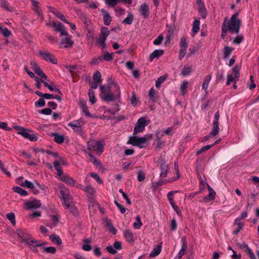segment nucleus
<instances>
[{
    "label": "nucleus",
    "mask_w": 259,
    "mask_h": 259,
    "mask_svg": "<svg viewBox=\"0 0 259 259\" xmlns=\"http://www.w3.org/2000/svg\"><path fill=\"white\" fill-rule=\"evenodd\" d=\"M108 81L109 84L107 86L102 85L100 87L101 98L105 102H113L116 100L119 102L121 92L118 83L113 81L111 76L108 78Z\"/></svg>",
    "instance_id": "1"
},
{
    "label": "nucleus",
    "mask_w": 259,
    "mask_h": 259,
    "mask_svg": "<svg viewBox=\"0 0 259 259\" xmlns=\"http://www.w3.org/2000/svg\"><path fill=\"white\" fill-rule=\"evenodd\" d=\"M239 13L232 15L229 21H226L227 27L231 33L238 34L241 26V21L238 18Z\"/></svg>",
    "instance_id": "2"
},
{
    "label": "nucleus",
    "mask_w": 259,
    "mask_h": 259,
    "mask_svg": "<svg viewBox=\"0 0 259 259\" xmlns=\"http://www.w3.org/2000/svg\"><path fill=\"white\" fill-rule=\"evenodd\" d=\"M14 128L18 131V134L21 135L25 139H28L32 142H36L38 140L36 135L31 134L29 133L32 132V131L28 128H25L19 125L15 126Z\"/></svg>",
    "instance_id": "3"
},
{
    "label": "nucleus",
    "mask_w": 259,
    "mask_h": 259,
    "mask_svg": "<svg viewBox=\"0 0 259 259\" xmlns=\"http://www.w3.org/2000/svg\"><path fill=\"white\" fill-rule=\"evenodd\" d=\"M87 148L90 151H95L98 155H101L104 152V145L99 141L90 140L87 143Z\"/></svg>",
    "instance_id": "4"
},
{
    "label": "nucleus",
    "mask_w": 259,
    "mask_h": 259,
    "mask_svg": "<svg viewBox=\"0 0 259 259\" xmlns=\"http://www.w3.org/2000/svg\"><path fill=\"white\" fill-rule=\"evenodd\" d=\"M127 144L138 147L139 148H143L146 146L144 144H146V139L133 135L129 138Z\"/></svg>",
    "instance_id": "5"
},
{
    "label": "nucleus",
    "mask_w": 259,
    "mask_h": 259,
    "mask_svg": "<svg viewBox=\"0 0 259 259\" xmlns=\"http://www.w3.org/2000/svg\"><path fill=\"white\" fill-rule=\"evenodd\" d=\"M147 124L146 117L139 118L134 127L133 135H137L138 133L143 132Z\"/></svg>",
    "instance_id": "6"
},
{
    "label": "nucleus",
    "mask_w": 259,
    "mask_h": 259,
    "mask_svg": "<svg viewBox=\"0 0 259 259\" xmlns=\"http://www.w3.org/2000/svg\"><path fill=\"white\" fill-rule=\"evenodd\" d=\"M46 25L48 27H53L56 31L60 32L61 36H68V33L64 29V25L60 22H58L57 24L55 22H53L52 24L50 22L47 23Z\"/></svg>",
    "instance_id": "7"
},
{
    "label": "nucleus",
    "mask_w": 259,
    "mask_h": 259,
    "mask_svg": "<svg viewBox=\"0 0 259 259\" xmlns=\"http://www.w3.org/2000/svg\"><path fill=\"white\" fill-rule=\"evenodd\" d=\"M158 162L160 163V177L161 178L166 177L169 170V168L165 160L160 157V158L158 159Z\"/></svg>",
    "instance_id": "8"
},
{
    "label": "nucleus",
    "mask_w": 259,
    "mask_h": 259,
    "mask_svg": "<svg viewBox=\"0 0 259 259\" xmlns=\"http://www.w3.org/2000/svg\"><path fill=\"white\" fill-rule=\"evenodd\" d=\"M39 55L43 60L47 62H50L54 64L58 63V60L55 55L48 52H43L41 50L38 51Z\"/></svg>",
    "instance_id": "9"
},
{
    "label": "nucleus",
    "mask_w": 259,
    "mask_h": 259,
    "mask_svg": "<svg viewBox=\"0 0 259 259\" xmlns=\"http://www.w3.org/2000/svg\"><path fill=\"white\" fill-rule=\"evenodd\" d=\"M16 234L22 239L21 242L28 243V239H31L32 235L26 230H23L21 229H17Z\"/></svg>",
    "instance_id": "10"
},
{
    "label": "nucleus",
    "mask_w": 259,
    "mask_h": 259,
    "mask_svg": "<svg viewBox=\"0 0 259 259\" xmlns=\"http://www.w3.org/2000/svg\"><path fill=\"white\" fill-rule=\"evenodd\" d=\"M67 37L62 38L60 41V48H64L65 49L71 48L73 47L74 41L72 39V36H67Z\"/></svg>",
    "instance_id": "11"
},
{
    "label": "nucleus",
    "mask_w": 259,
    "mask_h": 259,
    "mask_svg": "<svg viewBox=\"0 0 259 259\" xmlns=\"http://www.w3.org/2000/svg\"><path fill=\"white\" fill-rule=\"evenodd\" d=\"M25 208L26 209H31L39 208L41 205L40 201L36 199H34L32 201H27L25 203Z\"/></svg>",
    "instance_id": "12"
},
{
    "label": "nucleus",
    "mask_w": 259,
    "mask_h": 259,
    "mask_svg": "<svg viewBox=\"0 0 259 259\" xmlns=\"http://www.w3.org/2000/svg\"><path fill=\"white\" fill-rule=\"evenodd\" d=\"M209 193L206 196L203 198V200L201 202H208L210 201L213 200L215 199L216 193L213 189L207 184L206 183Z\"/></svg>",
    "instance_id": "13"
},
{
    "label": "nucleus",
    "mask_w": 259,
    "mask_h": 259,
    "mask_svg": "<svg viewBox=\"0 0 259 259\" xmlns=\"http://www.w3.org/2000/svg\"><path fill=\"white\" fill-rule=\"evenodd\" d=\"M79 120H77L74 121L76 123V124H79ZM68 126H71L73 131L74 132L77 133L78 134L80 135L81 136H83L85 134V132L83 130V129L81 127V126L80 125H78L76 124H74L73 122H70L68 124Z\"/></svg>",
    "instance_id": "14"
},
{
    "label": "nucleus",
    "mask_w": 259,
    "mask_h": 259,
    "mask_svg": "<svg viewBox=\"0 0 259 259\" xmlns=\"http://www.w3.org/2000/svg\"><path fill=\"white\" fill-rule=\"evenodd\" d=\"M78 105L82 109V111L84 113L85 116L91 118L96 117V116L93 115L90 113L88 107L87 105V102L85 100L80 99L78 102Z\"/></svg>",
    "instance_id": "15"
},
{
    "label": "nucleus",
    "mask_w": 259,
    "mask_h": 259,
    "mask_svg": "<svg viewBox=\"0 0 259 259\" xmlns=\"http://www.w3.org/2000/svg\"><path fill=\"white\" fill-rule=\"evenodd\" d=\"M123 236L125 240L131 244H133L135 242V237L132 231L130 229H126L123 232Z\"/></svg>",
    "instance_id": "16"
},
{
    "label": "nucleus",
    "mask_w": 259,
    "mask_h": 259,
    "mask_svg": "<svg viewBox=\"0 0 259 259\" xmlns=\"http://www.w3.org/2000/svg\"><path fill=\"white\" fill-rule=\"evenodd\" d=\"M139 13L144 19H148L150 15L149 8L148 5L146 3L142 4L139 8Z\"/></svg>",
    "instance_id": "17"
},
{
    "label": "nucleus",
    "mask_w": 259,
    "mask_h": 259,
    "mask_svg": "<svg viewBox=\"0 0 259 259\" xmlns=\"http://www.w3.org/2000/svg\"><path fill=\"white\" fill-rule=\"evenodd\" d=\"M101 12L102 13L103 16L104 25L105 26H109L112 21L111 16L110 15L108 12L103 9L101 10Z\"/></svg>",
    "instance_id": "18"
},
{
    "label": "nucleus",
    "mask_w": 259,
    "mask_h": 259,
    "mask_svg": "<svg viewBox=\"0 0 259 259\" xmlns=\"http://www.w3.org/2000/svg\"><path fill=\"white\" fill-rule=\"evenodd\" d=\"M148 97L150 101L153 103H155L158 100L159 96L158 92L155 90L153 88H151L149 91Z\"/></svg>",
    "instance_id": "19"
},
{
    "label": "nucleus",
    "mask_w": 259,
    "mask_h": 259,
    "mask_svg": "<svg viewBox=\"0 0 259 259\" xmlns=\"http://www.w3.org/2000/svg\"><path fill=\"white\" fill-rule=\"evenodd\" d=\"M181 241L182 242V248L178 254L180 256V257H182V256L186 253V251L188 247L186 238L185 237H182L181 238Z\"/></svg>",
    "instance_id": "20"
},
{
    "label": "nucleus",
    "mask_w": 259,
    "mask_h": 259,
    "mask_svg": "<svg viewBox=\"0 0 259 259\" xmlns=\"http://www.w3.org/2000/svg\"><path fill=\"white\" fill-rule=\"evenodd\" d=\"M109 34L110 31L108 28L105 26H102L101 28L100 33L98 39L106 40V38Z\"/></svg>",
    "instance_id": "21"
},
{
    "label": "nucleus",
    "mask_w": 259,
    "mask_h": 259,
    "mask_svg": "<svg viewBox=\"0 0 259 259\" xmlns=\"http://www.w3.org/2000/svg\"><path fill=\"white\" fill-rule=\"evenodd\" d=\"M164 51L162 50H155L149 56V60L152 62L154 58H157L164 54Z\"/></svg>",
    "instance_id": "22"
},
{
    "label": "nucleus",
    "mask_w": 259,
    "mask_h": 259,
    "mask_svg": "<svg viewBox=\"0 0 259 259\" xmlns=\"http://www.w3.org/2000/svg\"><path fill=\"white\" fill-rule=\"evenodd\" d=\"M228 21V18L226 17L224 18V22L222 24L221 28V37L222 39H224L226 38V36L227 34V32L229 31L228 28L227 27L226 21Z\"/></svg>",
    "instance_id": "23"
},
{
    "label": "nucleus",
    "mask_w": 259,
    "mask_h": 259,
    "mask_svg": "<svg viewBox=\"0 0 259 259\" xmlns=\"http://www.w3.org/2000/svg\"><path fill=\"white\" fill-rule=\"evenodd\" d=\"M162 249V243L158 244L156 247L154 248L152 251L150 252L149 254L150 257H154L158 255L161 252Z\"/></svg>",
    "instance_id": "24"
},
{
    "label": "nucleus",
    "mask_w": 259,
    "mask_h": 259,
    "mask_svg": "<svg viewBox=\"0 0 259 259\" xmlns=\"http://www.w3.org/2000/svg\"><path fill=\"white\" fill-rule=\"evenodd\" d=\"M84 191L89 194V198L92 200H94L95 198V189L91 185H88L85 187Z\"/></svg>",
    "instance_id": "25"
},
{
    "label": "nucleus",
    "mask_w": 259,
    "mask_h": 259,
    "mask_svg": "<svg viewBox=\"0 0 259 259\" xmlns=\"http://www.w3.org/2000/svg\"><path fill=\"white\" fill-rule=\"evenodd\" d=\"M174 170L176 171V173L177 174V177H173L171 179L168 180V181H167L168 182H175V181L178 180L181 177V175H180V172H179V164H178V161H176V162H175V164H174Z\"/></svg>",
    "instance_id": "26"
},
{
    "label": "nucleus",
    "mask_w": 259,
    "mask_h": 259,
    "mask_svg": "<svg viewBox=\"0 0 259 259\" xmlns=\"http://www.w3.org/2000/svg\"><path fill=\"white\" fill-rule=\"evenodd\" d=\"M52 136L54 137V140L55 142L59 144H62L64 143L65 137L64 135H60L58 133H54L52 134Z\"/></svg>",
    "instance_id": "27"
},
{
    "label": "nucleus",
    "mask_w": 259,
    "mask_h": 259,
    "mask_svg": "<svg viewBox=\"0 0 259 259\" xmlns=\"http://www.w3.org/2000/svg\"><path fill=\"white\" fill-rule=\"evenodd\" d=\"M234 50V48L229 46H225L223 50V58L227 59L230 55L232 53Z\"/></svg>",
    "instance_id": "28"
},
{
    "label": "nucleus",
    "mask_w": 259,
    "mask_h": 259,
    "mask_svg": "<svg viewBox=\"0 0 259 259\" xmlns=\"http://www.w3.org/2000/svg\"><path fill=\"white\" fill-rule=\"evenodd\" d=\"M193 71V69L191 66L186 65L184 66L183 68L181 71V75L183 76H187L190 74Z\"/></svg>",
    "instance_id": "29"
},
{
    "label": "nucleus",
    "mask_w": 259,
    "mask_h": 259,
    "mask_svg": "<svg viewBox=\"0 0 259 259\" xmlns=\"http://www.w3.org/2000/svg\"><path fill=\"white\" fill-rule=\"evenodd\" d=\"M200 22L199 18L195 19L193 21L192 24L193 27L192 29V31L194 34L197 33L199 32L200 30Z\"/></svg>",
    "instance_id": "30"
},
{
    "label": "nucleus",
    "mask_w": 259,
    "mask_h": 259,
    "mask_svg": "<svg viewBox=\"0 0 259 259\" xmlns=\"http://www.w3.org/2000/svg\"><path fill=\"white\" fill-rule=\"evenodd\" d=\"M49 239L53 243L57 245H60L62 243L60 237L55 234L50 235Z\"/></svg>",
    "instance_id": "31"
},
{
    "label": "nucleus",
    "mask_w": 259,
    "mask_h": 259,
    "mask_svg": "<svg viewBox=\"0 0 259 259\" xmlns=\"http://www.w3.org/2000/svg\"><path fill=\"white\" fill-rule=\"evenodd\" d=\"M12 190L14 192L17 193L23 196H27L28 195V192L27 191L19 186H15L13 187Z\"/></svg>",
    "instance_id": "32"
},
{
    "label": "nucleus",
    "mask_w": 259,
    "mask_h": 259,
    "mask_svg": "<svg viewBox=\"0 0 259 259\" xmlns=\"http://www.w3.org/2000/svg\"><path fill=\"white\" fill-rule=\"evenodd\" d=\"M35 93L40 97H42L45 99L49 100L54 99V95L49 93H42L39 91H36Z\"/></svg>",
    "instance_id": "33"
},
{
    "label": "nucleus",
    "mask_w": 259,
    "mask_h": 259,
    "mask_svg": "<svg viewBox=\"0 0 259 259\" xmlns=\"http://www.w3.org/2000/svg\"><path fill=\"white\" fill-rule=\"evenodd\" d=\"M198 11L202 19H204L206 18L207 15V11L205 5L203 6H199L198 7Z\"/></svg>",
    "instance_id": "34"
},
{
    "label": "nucleus",
    "mask_w": 259,
    "mask_h": 259,
    "mask_svg": "<svg viewBox=\"0 0 259 259\" xmlns=\"http://www.w3.org/2000/svg\"><path fill=\"white\" fill-rule=\"evenodd\" d=\"M67 208L69 209V211L74 216H78L79 215L78 211L77 210L76 207L73 204L68 203V204L65 205Z\"/></svg>",
    "instance_id": "35"
},
{
    "label": "nucleus",
    "mask_w": 259,
    "mask_h": 259,
    "mask_svg": "<svg viewBox=\"0 0 259 259\" xmlns=\"http://www.w3.org/2000/svg\"><path fill=\"white\" fill-rule=\"evenodd\" d=\"M52 13H53L57 18L62 20L63 22L65 23H69V22L66 19L64 15L60 11L56 10L55 11H52Z\"/></svg>",
    "instance_id": "36"
},
{
    "label": "nucleus",
    "mask_w": 259,
    "mask_h": 259,
    "mask_svg": "<svg viewBox=\"0 0 259 259\" xmlns=\"http://www.w3.org/2000/svg\"><path fill=\"white\" fill-rule=\"evenodd\" d=\"M233 225H237V228L233 232V234L234 235H236L242 229L243 226H244V223L243 222H241L240 221L235 222V220Z\"/></svg>",
    "instance_id": "37"
},
{
    "label": "nucleus",
    "mask_w": 259,
    "mask_h": 259,
    "mask_svg": "<svg viewBox=\"0 0 259 259\" xmlns=\"http://www.w3.org/2000/svg\"><path fill=\"white\" fill-rule=\"evenodd\" d=\"M167 181L168 180H163L161 179L159 180L158 181L154 183H152L153 190H156L158 187L162 186L164 184L168 183Z\"/></svg>",
    "instance_id": "38"
},
{
    "label": "nucleus",
    "mask_w": 259,
    "mask_h": 259,
    "mask_svg": "<svg viewBox=\"0 0 259 259\" xmlns=\"http://www.w3.org/2000/svg\"><path fill=\"white\" fill-rule=\"evenodd\" d=\"M113 54L109 53L108 52L105 53L102 56H101L102 61L105 60L106 61H110L113 59Z\"/></svg>",
    "instance_id": "39"
},
{
    "label": "nucleus",
    "mask_w": 259,
    "mask_h": 259,
    "mask_svg": "<svg viewBox=\"0 0 259 259\" xmlns=\"http://www.w3.org/2000/svg\"><path fill=\"white\" fill-rule=\"evenodd\" d=\"M93 77L95 82L100 83L102 82L101 74L99 71H96L94 73Z\"/></svg>",
    "instance_id": "40"
},
{
    "label": "nucleus",
    "mask_w": 259,
    "mask_h": 259,
    "mask_svg": "<svg viewBox=\"0 0 259 259\" xmlns=\"http://www.w3.org/2000/svg\"><path fill=\"white\" fill-rule=\"evenodd\" d=\"M155 150H161L164 145V142L161 138L156 139Z\"/></svg>",
    "instance_id": "41"
},
{
    "label": "nucleus",
    "mask_w": 259,
    "mask_h": 259,
    "mask_svg": "<svg viewBox=\"0 0 259 259\" xmlns=\"http://www.w3.org/2000/svg\"><path fill=\"white\" fill-rule=\"evenodd\" d=\"M0 6L3 9L7 11L12 12L13 11V8L9 7V3L8 1H4L1 3Z\"/></svg>",
    "instance_id": "42"
},
{
    "label": "nucleus",
    "mask_w": 259,
    "mask_h": 259,
    "mask_svg": "<svg viewBox=\"0 0 259 259\" xmlns=\"http://www.w3.org/2000/svg\"><path fill=\"white\" fill-rule=\"evenodd\" d=\"M139 102V99L137 98L135 92H132V97L131 98V103L132 105L134 107H136Z\"/></svg>",
    "instance_id": "43"
},
{
    "label": "nucleus",
    "mask_w": 259,
    "mask_h": 259,
    "mask_svg": "<svg viewBox=\"0 0 259 259\" xmlns=\"http://www.w3.org/2000/svg\"><path fill=\"white\" fill-rule=\"evenodd\" d=\"M42 251L43 252L55 254L56 252V249L54 246L45 247H42Z\"/></svg>",
    "instance_id": "44"
},
{
    "label": "nucleus",
    "mask_w": 259,
    "mask_h": 259,
    "mask_svg": "<svg viewBox=\"0 0 259 259\" xmlns=\"http://www.w3.org/2000/svg\"><path fill=\"white\" fill-rule=\"evenodd\" d=\"M240 68L237 65H235L232 69V75H234L237 79H238L240 77Z\"/></svg>",
    "instance_id": "45"
},
{
    "label": "nucleus",
    "mask_w": 259,
    "mask_h": 259,
    "mask_svg": "<svg viewBox=\"0 0 259 259\" xmlns=\"http://www.w3.org/2000/svg\"><path fill=\"white\" fill-rule=\"evenodd\" d=\"M133 20V15L132 13H128L127 17L122 21V23L126 24L131 25L132 24Z\"/></svg>",
    "instance_id": "46"
},
{
    "label": "nucleus",
    "mask_w": 259,
    "mask_h": 259,
    "mask_svg": "<svg viewBox=\"0 0 259 259\" xmlns=\"http://www.w3.org/2000/svg\"><path fill=\"white\" fill-rule=\"evenodd\" d=\"M88 95L89 96L90 102L92 104H95L97 100H96V98L95 97L94 91L92 89H90L89 90Z\"/></svg>",
    "instance_id": "47"
},
{
    "label": "nucleus",
    "mask_w": 259,
    "mask_h": 259,
    "mask_svg": "<svg viewBox=\"0 0 259 259\" xmlns=\"http://www.w3.org/2000/svg\"><path fill=\"white\" fill-rule=\"evenodd\" d=\"M219 120L215 119H214L213 120L212 133H213V134H214V133H217L218 134H219Z\"/></svg>",
    "instance_id": "48"
},
{
    "label": "nucleus",
    "mask_w": 259,
    "mask_h": 259,
    "mask_svg": "<svg viewBox=\"0 0 259 259\" xmlns=\"http://www.w3.org/2000/svg\"><path fill=\"white\" fill-rule=\"evenodd\" d=\"M167 74H164L158 78L156 81L155 86L156 88H158L160 84L163 82L167 77Z\"/></svg>",
    "instance_id": "49"
},
{
    "label": "nucleus",
    "mask_w": 259,
    "mask_h": 259,
    "mask_svg": "<svg viewBox=\"0 0 259 259\" xmlns=\"http://www.w3.org/2000/svg\"><path fill=\"white\" fill-rule=\"evenodd\" d=\"M188 82L187 81H184L180 88V92L182 95H185L187 93Z\"/></svg>",
    "instance_id": "50"
},
{
    "label": "nucleus",
    "mask_w": 259,
    "mask_h": 259,
    "mask_svg": "<svg viewBox=\"0 0 259 259\" xmlns=\"http://www.w3.org/2000/svg\"><path fill=\"white\" fill-rule=\"evenodd\" d=\"M106 226L109 232H112L113 235H115L117 233V230L113 226L112 223L110 221H108L106 223Z\"/></svg>",
    "instance_id": "51"
},
{
    "label": "nucleus",
    "mask_w": 259,
    "mask_h": 259,
    "mask_svg": "<svg viewBox=\"0 0 259 259\" xmlns=\"http://www.w3.org/2000/svg\"><path fill=\"white\" fill-rule=\"evenodd\" d=\"M6 218L12 224L13 226L16 225L15 215L14 212H10L6 214Z\"/></svg>",
    "instance_id": "52"
},
{
    "label": "nucleus",
    "mask_w": 259,
    "mask_h": 259,
    "mask_svg": "<svg viewBox=\"0 0 259 259\" xmlns=\"http://www.w3.org/2000/svg\"><path fill=\"white\" fill-rule=\"evenodd\" d=\"M136 222H135L134 223L133 226L135 228L139 229L141 228V227L143 225V223L141 222V217L140 215H137L136 217Z\"/></svg>",
    "instance_id": "53"
},
{
    "label": "nucleus",
    "mask_w": 259,
    "mask_h": 259,
    "mask_svg": "<svg viewBox=\"0 0 259 259\" xmlns=\"http://www.w3.org/2000/svg\"><path fill=\"white\" fill-rule=\"evenodd\" d=\"M244 246L245 247V251L248 254L250 259H256V257H255L254 253L251 250V249L248 247V245L245 244L244 245Z\"/></svg>",
    "instance_id": "54"
},
{
    "label": "nucleus",
    "mask_w": 259,
    "mask_h": 259,
    "mask_svg": "<svg viewBox=\"0 0 259 259\" xmlns=\"http://www.w3.org/2000/svg\"><path fill=\"white\" fill-rule=\"evenodd\" d=\"M224 78V74H223V71H218V72L216 74V79H215V83H219L221 82H222Z\"/></svg>",
    "instance_id": "55"
},
{
    "label": "nucleus",
    "mask_w": 259,
    "mask_h": 259,
    "mask_svg": "<svg viewBox=\"0 0 259 259\" xmlns=\"http://www.w3.org/2000/svg\"><path fill=\"white\" fill-rule=\"evenodd\" d=\"M35 106L36 107H43L46 105V102L45 99L42 97H41L38 99V101H36L34 103Z\"/></svg>",
    "instance_id": "56"
},
{
    "label": "nucleus",
    "mask_w": 259,
    "mask_h": 259,
    "mask_svg": "<svg viewBox=\"0 0 259 259\" xmlns=\"http://www.w3.org/2000/svg\"><path fill=\"white\" fill-rule=\"evenodd\" d=\"M188 44L186 37H182L180 40V47L181 49H187Z\"/></svg>",
    "instance_id": "57"
},
{
    "label": "nucleus",
    "mask_w": 259,
    "mask_h": 259,
    "mask_svg": "<svg viewBox=\"0 0 259 259\" xmlns=\"http://www.w3.org/2000/svg\"><path fill=\"white\" fill-rule=\"evenodd\" d=\"M90 175L91 177L95 179L98 184H103V180L100 178V177L97 174L95 173L94 172H90Z\"/></svg>",
    "instance_id": "58"
},
{
    "label": "nucleus",
    "mask_w": 259,
    "mask_h": 259,
    "mask_svg": "<svg viewBox=\"0 0 259 259\" xmlns=\"http://www.w3.org/2000/svg\"><path fill=\"white\" fill-rule=\"evenodd\" d=\"M210 101L209 99H205L203 98L202 100V104L201 105V109L202 110H205L207 107L210 106Z\"/></svg>",
    "instance_id": "59"
},
{
    "label": "nucleus",
    "mask_w": 259,
    "mask_h": 259,
    "mask_svg": "<svg viewBox=\"0 0 259 259\" xmlns=\"http://www.w3.org/2000/svg\"><path fill=\"white\" fill-rule=\"evenodd\" d=\"M65 68L70 72L72 78L74 77V72L72 70H77V67L76 65H68L65 66Z\"/></svg>",
    "instance_id": "60"
},
{
    "label": "nucleus",
    "mask_w": 259,
    "mask_h": 259,
    "mask_svg": "<svg viewBox=\"0 0 259 259\" xmlns=\"http://www.w3.org/2000/svg\"><path fill=\"white\" fill-rule=\"evenodd\" d=\"M213 147V145H207L206 146H203L201 148V149L198 150L196 152L197 155H199L201 154L202 152L209 150L211 147Z\"/></svg>",
    "instance_id": "61"
},
{
    "label": "nucleus",
    "mask_w": 259,
    "mask_h": 259,
    "mask_svg": "<svg viewBox=\"0 0 259 259\" xmlns=\"http://www.w3.org/2000/svg\"><path fill=\"white\" fill-rule=\"evenodd\" d=\"M63 201H64V204L67 205L68 204V203H71L72 199L71 197V195L70 193H67L65 197L63 198Z\"/></svg>",
    "instance_id": "62"
},
{
    "label": "nucleus",
    "mask_w": 259,
    "mask_h": 259,
    "mask_svg": "<svg viewBox=\"0 0 259 259\" xmlns=\"http://www.w3.org/2000/svg\"><path fill=\"white\" fill-rule=\"evenodd\" d=\"M64 182L72 186H74L76 183V182L69 176L67 177L65 181H64Z\"/></svg>",
    "instance_id": "63"
},
{
    "label": "nucleus",
    "mask_w": 259,
    "mask_h": 259,
    "mask_svg": "<svg viewBox=\"0 0 259 259\" xmlns=\"http://www.w3.org/2000/svg\"><path fill=\"white\" fill-rule=\"evenodd\" d=\"M0 31L2 33V34L3 35V36L6 37H9L12 34L11 31L6 27H5L4 28L2 27V29H0Z\"/></svg>",
    "instance_id": "64"
}]
</instances>
